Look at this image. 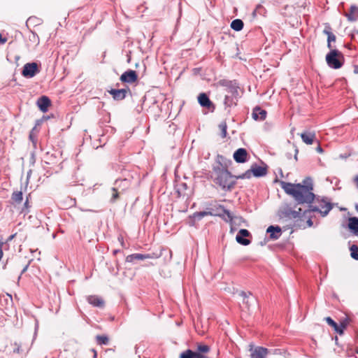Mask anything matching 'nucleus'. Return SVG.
<instances>
[{
	"mask_svg": "<svg viewBox=\"0 0 358 358\" xmlns=\"http://www.w3.org/2000/svg\"><path fill=\"white\" fill-rule=\"evenodd\" d=\"M280 187L285 192L292 196L296 204H308V206L315 200L313 182L311 178H306L301 183H291L280 181Z\"/></svg>",
	"mask_w": 358,
	"mask_h": 358,
	"instance_id": "obj_1",
	"label": "nucleus"
},
{
	"mask_svg": "<svg viewBox=\"0 0 358 358\" xmlns=\"http://www.w3.org/2000/svg\"><path fill=\"white\" fill-rule=\"evenodd\" d=\"M224 157L218 155L216 163L213 165L210 176L213 182L218 185L223 191H231L234 189L236 181L235 176L227 169V164H222Z\"/></svg>",
	"mask_w": 358,
	"mask_h": 358,
	"instance_id": "obj_2",
	"label": "nucleus"
},
{
	"mask_svg": "<svg viewBox=\"0 0 358 358\" xmlns=\"http://www.w3.org/2000/svg\"><path fill=\"white\" fill-rule=\"evenodd\" d=\"M325 59L327 65L334 69L341 68L344 64L343 55L336 49L330 50Z\"/></svg>",
	"mask_w": 358,
	"mask_h": 358,
	"instance_id": "obj_3",
	"label": "nucleus"
},
{
	"mask_svg": "<svg viewBox=\"0 0 358 358\" xmlns=\"http://www.w3.org/2000/svg\"><path fill=\"white\" fill-rule=\"evenodd\" d=\"M322 203L320 206L322 209H320L318 206L310 205L309 208L303 211V215H306L307 213L310 212H317L320 213L322 217H325L328 215L329 211L332 209L333 205L330 202H326L324 199H322Z\"/></svg>",
	"mask_w": 358,
	"mask_h": 358,
	"instance_id": "obj_4",
	"label": "nucleus"
},
{
	"mask_svg": "<svg viewBox=\"0 0 358 358\" xmlns=\"http://www.w3.org/2000/svg\"><path fill=\"white\" fill-rule=\"evenodd\" d=\"M40 72V69L37 63L29 62L24 65L22 75L27 78H31L34 77L36 74Z\"/></svg>",
	"mask_w": 358,
	"mask_h": 358,
	"instance_id": "obj_5",
	"label": "nucleus"
},
{
	"mask_svg": "<svg viewBox=\"0 0 358 358\" xmlns=\"http://www.w3.org/2000/svg\"><path fill=\"white\" fill-rule=\"evenodd\" d=\"M249 350L251 352V358H266L268 350L267 348L264 347L257 346L253 349V345H249Z\"/></svg>",
	"mask_w": 358,
	"mask_h": 358,
	"instance_id": "obj_6",
	"label": "nucleus"
},
{
	"mask_svg": "<svg viewBox=\"0 0 358 358\" xmlns=\"http://www.w3.org/2000/svg\"><path fill=\"white\" fill-rule=\"evenodd\" d=\"M198 102L203 108H206L213 112L215 107L206 93H201L198 96Z\"/></svg>",
	"mask_w": 358,
	"mask_h": 358,
	"instance_id": "obj_7",
	"label": "nucleus"
},
{
	"mask_svg": "<svg viewBox=\"0 0 358 358\" xmlns=\"http://www.w3.org/2000/svg\"><path fill=\"white\" fill-rule=\"evenodd\" d=\"M250 236V232L248 229H241L238 231L236 236V240L239 244L246 246L250 245L251 243L249 239L246 238Z\"/></svg>",
	"mask_w": 358,
	"mask_h": 358,
	"instance_id": "obj_8",
	"label": "nucleus"
},
{
	"mask_svg": "<svg viewBox=\"0 0 358 358\" xmlns=\"http://www.w3.org/2000/svg\"><path fill=\"white\" fill-rule=\"evenodd\" d=\"M120 80L124 83H134L138 80V74L135 71L129 69L121 75Z\"/></svg>",
	"mask_w": 358,
	"mask_h": 358,
	"instance_id": "obj_9",
	"label": "nucleus"
},
{
	"mask_svg": "<svg viewBox=\"0 0 358 358\" xmlns=\"http://www.w3.org/2000/svg\"><path fill=\"white\" fill-rule=\"evenodd\" d=\"M108 92L112 96L114 100L121 101L126 97L128 92H130V90L129 87L124 89H111Z\"/></svg>",
	"mask_w": 358,
	"mask_h": 358,
	"instance_id": "obj_10",
	"label": "nucleus"
},
{
	"mask_svg": "<svg viewBox=\"0 0 358 358\" xmlns=\"http://www.w3.org/2000/svg\"><path fill=\"white\" fill-rule=\"evenodd\" d=\"M233 157L236 162L243 164L248 161V153L245 148H241L234 152Z\"/></svg>",
	"mask_w": 358,
	"mask_h": 358,
	"instance_id": "obj_11",
	"label": "nucleus"
},
{
	"mask_svg": "<svg viewBox=\"0 0 358 358\" xmlns=\"http://www.w3.org/2000/svg\"><path fill=\"white\" fill-rule=\"evenodd\" d=\"M238 295L242 297L243 303L246 306L248 309H250V306L257 301L256 298L252 296V294L250 292H245L244 291H241L238 293Z\"/></svg>",
	"mask_w": 358,
	"mask_h": 358,
	"instance_id": "obj_12",
	"label": "nucleus"
},
{
	"mask_svg": "<svg viewBox=\"0 0 358 358\" xmlns=\"http://www.w3.org/2000/svg\"><path fill=\"white\" fill-rule=\"evenodd\" d=\"M282 213L285 217L289 219L300 218L301 217V215L305 216L303 215V212L302 213V210L301 208H299V210H294L289 207H287L282 211Z\"/></svg>",
	"mask_w": 358,
	"mask_h": 358,
	"instance_id": "obj_13",
	"label": "nucleus"
},
{
	"mask_svg": "<svg viewBox=\"0 0 358 358\" xmlns=\"http://www.w3.org/2000/svg\"><path fill=\"white\" fill-rule=\"evenodd\" d=\"M302 141L307 145H312L316 141V134L314 131L306 130L301 134Z\"/></svg>",
	"mask_w": 358,
	"mask_h": 358,
	"instance_id": "obj_14",
	"label": "nucleus"
},
{
	"mask_svg": "<svg viewBox=\"0 0 358 358\" xmlns=\"http://www.w3.org/2000/svg\"><path fill=\"white\" fill-rule=\"evenodd\" d=\"M250 171H252L253 176L260 178L267 174V166H261L257 164H253L250 167Z\"/></svg>",
	"mask_w": 358,
	"mask_h": 358,
	"instance_id": "obj_15",
	"label": "nucleus"
},
{
	"mask_svg": "<svg viewBox=\"0 0 358 358\" xmlns=\"http://www.w3.org/2000/svg\"><path fill=\"white\" fill-rule=\"evenodd\" d=\"M266 233L269 234L270 238L272 240H277L282 234L281 228L276 225H271L266 229Z\"/></svg>",
	"mask_w": 358,
	"mask_h": 358,
	"instance_id": "obj_16",
	"label": "nucleus"
},
{
	"mask_svg": "<svg viewBox=\"0 0 358 358\" xmlns=\"http://www.w3.org/2000/svg\"><path fill=\"white\" fill-rule=\"evenodd\" d=\"M37 106L38 108L43 113L48 111L49 106L51 105L50 99L46 96H42L37 100Z\"/></svg>",
	"mask_w": 358,
	"mask_h": 358,
	"instance_id": "obj_17",
	"label": "nucleus"
},
{
	"mask_svg": "<svg viewBox=\"0 0 358 358\" xmlns=\"http://www.w3.org/2000/svg\"><path fill=\"white\" fill-rule=\"evenodd\" d=\"M218 83L221 86L227 87L228 88V93L232 94V95L238 94L237 87L234 85L233 81L223 79L220 80Z\"/></svg>",
	"mask_w": 358,
	"mask_h": 358,
	"instance_id": "obj_18",
	"label": "nucleus"
},
{
	"mask_svg": "<svg viewBox=\"0 0 358 358\" xmlns=\"http://www.w3.org/2000/svg\"><path fill=\"white\" fill-rule=\"evenodd\" d=\"M348 228L355 236H358V217H350L348 218Z\"/></svg>",
	"mask_w": 358,
	"mask_h": 358,
	"instance_id": "obj_19",
	"label": "nucleus"
},
{
	"mask_svg": "<svg viewBox=\"0 0 358 358\" xmlns=\"http://www.w3.org/2000/svg\"><path fill=\"white\" fill-rule=\"evenodd\" d=\"M266 111L265 110L262 109L259 106H256L254 108L252 111V118L255 120H264L266 117Z\"/></svg>",
	"mask_w": 358,
	"mask_h": 358,
	"instance_id": "obj_20",
	"label": "nucleus"
},
{
	"mask_svg": "<svg viewBox=\"0 0 358 358\" xmlns=\"http://www.w3.org/2000/svg\"><path fill=\"white\" fill-rule=\"evenodd\" d=\"M207 215H213V213L210 211H200L194 213L192 216L189 217L190 219H192V221L189 222V224L191 226H194V222L196 220L199 221L203 217Z\"/></svg>",
	"mask_w": 358,
	"mask_h": 358,
	"instance_id": "obj_21",
	"label": "nucleus"
},
{
	"mask_svg": "<svg viewBox=\"0 0 358 358\" xmlns=\"http://www.w3.org/2000/svg\"><path fill=\"white\" fill-rule=\"evenodd\" d=\"M345 16L350 22H355L358 19V7L352 5L350 6V13L345 14Z\"/></svg>",
	"mask_w": 358,
	"mask_h": 358,
	"instance_id": "obj_22",
	"label": "nucleus"
},
{
	"mask_svg": "<svg viewBox=\"0 0 358 358\" xmlns=\"http://www.w3.org/2000/svg\"><path fill=\"white\" fill-rule=\"evenodd\" d=\"M129 185L130 181L127 178L117 179L115 182V187L118 188V189L121 192H124L126 189H127L129 187Z\"/></svg>",
	"mask_w": 358,
	"mask_h": 358,
	"instance_id": "obj_23",
	"label": "nucleus"
},
{
	"mask_svg": "<svg viewBox=\"0 0 358 358\" xmlns=\"http://www.w3.org/2000/svg\"><path fill=\"white\" fill-rule=\"evenodd\" d=\"M146 257H148V256H145V254L134 253L128 255L126 257V262L134 263L136 261L146 259Z\"/></svg>",
	"mask_w": 358,
	"mask_h": 358,
	"instance_id": "obj_24",
	"label": "nucleus"
},
{
	"mask_svg": "<svg viewBox=\"0 0 358 358\" xmlns=\"http://www.w3.org/2000/svg\"><path fill=\"white\" fill-rule=\"evenodd\" d=\"M87 301L96 307H102L104 304L103 300L97 296H90L87 297Z\"/></svg>",
	"mask_w": 358,
	"mask_h": 358,
	"instance_id": "obj_25",
	"label": "nucleus"
},
{
	"mask_svg": "<svg viewBox=\"0 0 358 358\" xmlns=\"http://www.w3.org/2000/svg\"><path fill=\"white\" fill-rule=\"evenodd\" d=\"M238 95V94H234V95H232V94H231L230 95L229 94H227L225 96V98H224V106L226 107H231L233 105H236V96Z\"/></svg>",
	"mask_w": 358,
	"mask_h": 358,
	"instance_id": "obj_26",
	"label": "nucleus"
},
{
	"mask_svg": "<svg viewBox=\"0 0 358 358\" xmlns=\"http://www.w3.org/2000/svg\"><path fill=\"white\" fill-rule=\"evenodd\" d=\"M244 23L241 19L234 20L231 23V28L234 31H239L243 29Z\"/></svg>",
	"mask_w": 358,
	"mask_h": 358,
	"instance_id": "obj_27",
	"label": "nucleus"
},
{
	"mask_svg": "<svg viewBox=\"0 0 358 358\" xmlns=\"http://www.w3.org/2000/svg\"><path fill=\"white\" fill-rule=\"evenodd\" d=\"M12 200L16 203H20L23 200L22 191L14 192L11 196Z\"/></svg>",
	"mask_w": 358,
	"mask_h": 358,
	"instance_id": "obj_28",
	"label": "nucleus"
},
{
	"mask_svg": "<svg viewBox=\"0 0 358 358\" xmlns=\"http://www.w3.org/2000/svg\"><path fill=\"white\" fill-rule=\"evenodd\" d=\"M325 320L326 322H327V324L332 327L334 329V331L338 333L339 335H340V331H339V329H340V324H338L331 317H325Z\"/></svg>",
	"mask_w": 358,
	"mask_h": 358,
	"instance_id": "obj_29",
	"label": "nucleus"
},
{
	"mask_svg": "<svg viewBox=\"0 0 358 358\" xmlns=\"http://www.w3.org/2000/svg\"><path fill=\"white\" fill-rule=\"evenodd\" d=\"M111 190H112V196L110 199V201L111 203H115L119 198V196H120V194L121 193V192L118 189V188H117L115 187H113L111 189Z\"/></svg>",
	"mask_w": 358,
	"mask_h": 358,
	"instance_id": "obj_30",
	"label": "nucleus"
},
{
	"mask_svg": "<svg viewBox=\"0 0 358 358\" xmlns=\"http://www.w3.org/2000/svg\"><path fill=\"white\" fill-rule=\"evenodd\" d=\"M96 340L98 344L99 345H108L109 342V339L108 336L105 335H98L96 336Z\"/></svg>",
	"mask_w": 358,
	"mask_h": 358,
	"instance_id": "obj_31",
	"label": "nucleus"
},
{
	"mask_svg": "<svg viewBox=\"0 0 358 358\" xmlns=\"http://www.w3.org/2000/svg\"><path fill=\"white\" fill-rule=\"evenodd\" d=\"M252 171H250V169H248V171H246L245 173L241 174V175H238V176H235V179L236 180L237 179H250L251 177H252Z\"/></svg>",
	"mask_w": 358,
	"mask_h": 358,
	"instance_id": "obj_32",
	"label": "nucleus"
},
{
	"mask_svg": "<svg viewBox=\"0 0 358 358\" xmlns=\"http://www.w3.org/2000/svg\"><path fill=\"white\" fill-rule=\"evenodd\" d=\"M220 131H221V136L222 138H225L227 136V125L226 122H222L219 126H218Z\"/></svg>",
	"mask_w": 358,
	"mask_h": 358,
	"instance_id": "obj_33",
	"label": "nucleus"
},
{
	"mask_svg": "<svg viewBox=\"0 0 358 358\" xmlns=\"http://www.w3.org/2000/svg\"><path fill=\"white\" fill-rule=\"evenodd\" d=\"M349 324V319L348 318H345L344 320H343L341 322H340V329H339V331H340V335H342L344 333V330L346 329V327H348Z\"/></svg>",
	"mask_w": 358,
	"mask_h": 358,
	"instance_id": "obj_34",
	"label": "nucleus"
},
{
	"mask_svg": "<svg viewBox=\"0 0 358 358\" xmlns=\"http://www.w3.org/2000/svg\"><path fill=\"white\" fill-rule=\"evenodd\" d=\"M350 256L352 259L358 260V251L357 250V245H352L350 247Z\"/></svg>",
	"mask_w": 358,
	"mask_h": 358,
	"instance_id": "obj_35",
	"label": "nucleus"
},
{
	"mask_svg": "<svg viewBox=\"0 0 358 358\" xmlns=\"http://www.w3.org/2000/svg\"><path fill=\"white\" fill-rule=\"evenodd\" d=\"M29 39L30 41L33 42L36 45L39 44V37L38 36L34 31H31L30 35L29 36Z\"/></svg>",
	"mask_w": 358,
	"mask_h": 358,
	"instance_id": "obj_36",
	"label": "nucleus"
},
{
	"mask_svg": "<svg viewBox=\"0 0 358 358\" xmlns=\"http://www.w3.org/2000/svg\"><path fill=\"white\" fill-rule=\"evenodd\" d=\"M336 38V37L333 33L331 34H329V37L327 38V47L330 50H332L331 42L335 41Z\"/></svg>",
	"mask_w": 358,
	"mask_h": 358,
	"instance_id": "obj_37",
	"label": "nucleus"
},
{
	"mask_svg": "<svg viewBox=\"0 0 358 358\" xmlns=\"http://www.w3.org/2000/svg\"><path fill=\"white\" fill-rule=\"evenodd\" d=\"M145 256H148V257H146V259H157L161 257V253H156V252L148 253V254H145Z\"/></svg>",
	"mask_w": 358,
	"mask_h": 358,
	"instance_id": "obj_38",
	"label": "nucleus"
},
{
	"mask_svg": "<svg viewBox=\"0 0 358 358\" xmlns=\"http://www.w3.org/2000/svg\"><path fill=\"white\" fill-rule=\"evenodd\" d=\"M29 207H30V206L29 205V201H28V197H27L26 201L24 203V206L22 208V212L24 213H27L29 212L28 209Z\"/></svg>",
	"mask_w": 358,
	"mask_h": 358,
	"instance_id": "obj_39",
	"label": "nucleus"
},
{
	"mask_svg": "<svg viewBox=\"0 0 358 358\" xmlns=\"http://www.w3.org/2000/svg\"><path fill=\"white\" fill-rule=\"evenodd\" d=\"M220 208H222V211L224 214H226L228 217L231 218V213L229 210L225 209L223 206H220Z\"/></svg>",
	"mask_w": 358,
	"mask_h": 358,
	"instance_id": "obj_40",
	"label": "nucleus"
},
{
	"mask_svg": "<svg viewBox=\"0 0 358 358\" xmlns=\"http://www.w3.org/2000/svg\"><path fill=\"white\" fill-rule=\"evenodd\" d=\"M331 29L329 27L328 29L327 28H325L323 31V33L327 36V38L329 37V34H331L332 32L330 30Z\"/></svg>",
	"mask_w": 358,
	"mask_h": 358,
	"instance_id": "obj_41",
	"label": "nucleus"
},
{
	"mask_svg": "<svg viewBox=\"0 0 358 358\" xmlns=\"http://www.w3.org/2000/svg\"><path fill=\"white\" fill-rule=\"evenodd\" d=\"M28 267H29V264H27V265L23 268V269L22 270V271H21V273H20V276L18 277V280H20V278H21V276H22V275L24 273H25V272L27 271V270L28 269Z\"/></svg>",
	"mask_w": 358,
	"mask_h": 358,
	"instance_id": "obj_42",
	"label": "nucleus"
},
{
	"mask_svg": "<svg viewBox=\"0 0 358 358\" xmlns=\"http://www.w3.org/2000/svg\"><path fill=\"white\" fill-rule=\"evenodd\" d=\"M7 41V38L6 37H3L2 35L0 34V43H5Z\"/></svg>",
	"mask_w": 358,
	"mask_h": 358,
	"instance_id": "obj_43",
	"label": "nucleus"
},
{
	"mask_svg": "<svg viewBox=\"0 0 358 358\" xmlns=\"http://www.w3.org/2000/svg\"><path fill=\"white\" fill-rule=\"evenodd\" d=\"M21 352V348L20 346H17V348H14L13 350V352L15 353H20Z\"/></svg>",
	"mask_w": 358,
	"mask_h": 358,
	"instance_id": "obj_44",
	"label": "nucleus"
},
{
	"mask_svg": "<svg viewBox=\"0 0 358 358\" xmlns=\"http://www.w3.org/2000/svg\"><path fill=\"white\" fill-rule=\"evenodd\" d=\"M316 151L319 153H322L323 152V149L322 148V147L319 145L317 148H316Z\"/></svg>",
	"mask_w": 358,
	"mask_h": 358,
	"instance_id": "obj_45",
	"label": "nucleus"
},
{
	"mask_svg": "<svg viewBox=\"0 0 358 358\" xmlns=\"http://www.w3.org/2000/svg\"><path fill=\"white\" fill-rule=\"evenodd\" d=\"M354 182H355L356 187L358 188V175L355 177Z\"/></svg>",
	"mask_w": 358,
	"mask_h": 358,
	"instance_id": "obj_46",
	"label": "nucleus"
},
{
	"mask_svg": "<svg viewBox=\"0 0 358 358\" xmlns=\"http://www.w3.org/2000/svg\"><path fill=\"white\" fill-rule=\"evenodd\" d=\"M307 224H308V225L309 227H312V226H313V221H312L310 219H309V220L307 221Z\"/></svg>",
	"mask_w": 358,
	"mask_h": 358,
	"instance_id": "obj_47",
	"label": "nucleus"
},
{
	"mask_svg": "<svg viewBox=\"0 0 358 358\" xmlns=\"http://www.w3.org/2000/svg\"><path fill=\"white\" fill-rule=\"evenodd\" d=\"M299 150L297 148L295 149V155H294V159L297 160V155H298Z\"/></svg>",
	"mask_w": 358,
	"mask_h": 358,
	"instance_id": "obj_48",
	"label": "nucleus"
},
{
	"mask_svg": "<svg viewBox=\"0 0 358 358\" xmlns=\"http://www.w3.org/2000/svg\"><path fill=\"white\" fill-rule=\"evenodd\" d=\"M354 73L358 74V66H355Z\"/></svg>",
	"mask_w": 358,
	"mask_h": 358,
	"instance_id": "obj_49",
	"label": "nucleus"
},
{
	"mask_svg": "<svg viewBox=\"0 0 358 358\" xmlns=\"http://www.w3.org/2000/svg\"><path fill=\"white\" fill-rule=\"evenodd\" d=\"M92 351L94 352V358H96V357H97L96 351L94 349H92Z\"/></svg>",
	"mask_w": 358,
	"mask_h": 358,
	"instance_id": "obj_50",
	"label": "nucleus"
},
{
	"mask_svg": "<svg viewBox=\"0 0 358 358\" xmlns=\"http://www.w3.org/2000/svg\"><path fill=\"white\" fill-rule=\"evenodd\" d=\"M355 210H357V212L358 213V204H356L355 205Z\"/></svg>",
	"mask_w": 358,
	"mask_h": 358,
	"instance_id": "obj_51",
	"label": "nucleus"
},
{
	"mask_svg": "<svg viewBox=\"0 0 358 358\" xmlns=\"http://www.w3.org/2000/svg\"><path fill=\"white\" fill-rule=\"evenodd\" d=\"M118 251H119V250H114V252H114V254H116V253H117V252H118Z\"/></svg>",
	"mask_w": 358,
	"mask_h": 358,
	"instance_id": "obj_52",
	"label": "nucleus"
},
{
	"mask_svg": "<svg viewBox=\"0 0 358 358\" xmlns=\"http://www.w3.org/2000/svg\"><path fill=\"white\" fill-rule=\"evenodd\" d=\"M15 235H12L10 236V237L9 238L10 240H11L13 237H14Z\"/></svg>",
	"mask_w": 358,
	"mask_h": 358,
	"instance_id": "obj_53",
	"label": "nucleus"
},
{
	"mask_svg": "<svg viewBox=\"0 0 358 358\" xmlns=\"http://www.w3.org/2000/svg\"><path fill=\"white\" fill-rule=\"evenodd\" d=\"M85 211H92L91 210H87V209H85Z\"/></svg>",
	"mask_w": 358,
	"mask_h": 358,
	"instance_id": "obj_54",
	"label": "nucleus"
},
{
	"mask_svg": "<svg viewBox=\"0 0 358 358\" xmlns=\"http://www.w3.org/2000/svg\"><path fill=\"white\" fill-rule=\"evenodd\" d=\"M357 250L358 251V245H357Z\"/></svg>",
	"mask_w": 358,
	"mask_h": 358,
	"instance_id": "obj_55",
	"label": "nucleus"
},
{
	"mask_svg": "<svg viewBox=\"0 0 358 358\" xmlns=\"http://www.w3.org/2000/svg\"><path fill=\"white\" fill-rule=\"evenodd\" d=\"M357 34H358V30L357 31Z\"/></svg>",
	"mask_w": 358,
	"mask_h": 358,
	"instance_id": "obj_56",
	"label": "nucleus"
}]
</instances>
